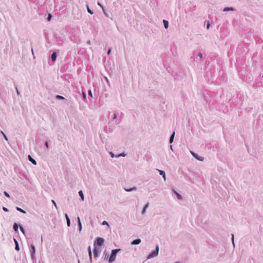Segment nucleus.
Masks as SVG:
<instances>
[{
    "label": "nucleus",
    "mask_w": 263,
    "mask_h": 263,
    "mask_svg": "<svg viewBox=\"0 0 263 263\" xmlns=\"http://www.w3.org/2000/svg\"><path fill=\"white\" fill-rule=\"evenodd\" d=\"M120 251V249H115L111 252V254L109 258L108 261L112 263L116 259L117 253Z\"/></svg>",
    "instance_id": "1"
},
{
    "label": "nucleus",
    "mask_w": 263,
    "mask_h": 263,
    "mask_svg": "<svg viewBox=\"0 0 263 263\" xmlns=\"http://www.w3.org/2000/svg\"><path fill=\"white\" fill-rule=\"evenodd\" d=\"M159 252V247L157 246L156 248V250L152 252L151 253H150L147 257V259H149L151 258L157 256L158 255Z\"/></svg>",
    "instance_id": "2"
},
{
    "label": "nucleus",
    "mask_w": 263,
    "mask_h": 263,
    "mask_svg": "<svg viewBox=\"0 0 263 263\" xmlns=\"http://www.w3.org/2000/svg\"><path fill=\"white\" fill-rule=\"evenodd\" d=\"M104 240L103 238H101V237H98L97 240H96V242L95 243V246H96V243H97V245L99 246H102L104 243Z\"/></svg>",
    "instance_id": "3"
},
{
    "label": "nucleus",
    "mask_w": 263,
    "mask_h": 263,
    "mask_svg": "<svg viewBox=\"0 0 263 263\" xmlns=\"http://www.w3.org/2000/svg\"><path fill=\"white\" fill-rule=\"evenodd\" d=\"M31 249L30 250V252H31V256H32V257H33L34 256V254H35V247L33 245H31Z\"/></svg>",
    "instance_id": "4"
},
{
    "label": "nucleus",
    "mask_w": 263,
    "mask_h": 263,
    "mask_svg": "<svg viewBox=\"0 0 263 263\" xmlns=\"http://www.w3.org/2000/svg\"><path fill=\"white\" fill-rule=\"evenodd\" d=\"M140 242H141V239H137L134 240L132 242V245H138V244H139Z\"/></svg>",
    "instance_id": "5"
},
{
    "label": "nucleus",
    "mask_w": 263,
    "mask_h": 263,
    "mask_svg": "<svg viewBox=\"0 0 263 263\" xmlns=\"http://www.w3.org/2000/svg\"><path fill=\"white\" fill-rule=\"evenodd\" d=\"M57 59V53L55 52H53L51 55V60L52 61H55Z\"/></svg>",
    "instance_id": "6"
},
{
    "label": "nucleus",
    "mask_w": 263,
    "mask_h": 263,
    "mask_svg": "<svg viewBox=\"0 0 263 263\" xmlns=\"http://www.w3.org/2000/svg\"><path fill=\"white\" fill-rule=\"evenodd\" d=\"M28 159L29 160L31 161L33 164H36V162L33 158H32V157L30 155L28 156Z\"/></svg>",
    "instance_id": "7"
},
{
    "label": "nucleus",
    "mask_w": 263,
    "mask_h": 263,
    "mask_svg": "<svg viewBox=\"0 0 263 263\" xmlns=\"http://www.w3.org/2000/svg\"><path fill=\"white\" fill-rule=\"evenodd\" d=\"M65 217H66V220H67V226L68 227L70 226V219L68 217V215L67 214H65Z\"/></svg>",
    "instance_id": "8"
},
{
    "label": "nucleus",
    "mask_w": 263,
    "mask_h": 263,
    "mask_svg": "<svg viewBox=\"0 0 263 263\" xmlns=\"http://www.w3.org/2000/svg\"><path fill=\"white\" fill-rule=\"evenodd\" d=\"M88 253H89V258H90V259H91L92 252H91L90 246H89V247H88Z\"/></svg>",
    "instance_id": "9"
},
{
    "label": "nucleus",
    "mask_w": 263,
    "mask_h": 263,
    "mask_svg": "<svg viewBox=\"0 0 263 263\" xmlns=\"http://www.w3.org/2000/svg\"><path fill=\"white\" fill-rule=\"evenodd\" d=\"M79 194L80 196L81 197L82 200L83 201L84 200V195H83L82 191H79Z\"/></svg>",
    "instance_id": "10"
},
{
    "label": "nucleus",
    "mask_w": 263,
    "mask_h": 263,
    "mask_svg": "<svg viewBox=\"0 0 263 263\" xmlns=\"http://www.w3.org/2000/svg\"><path fill=\"white\" fill-rule=\"evenodd\" d=\"M163 23H164V27L166 29H167L168 27V21H166V20H163Z\"/></svg>",
    "instance_id": "11"
},
{
    "label": "nucleus",
    "mask_w": 263,
    "mask_h": 263,
    "mask_svg": "<svg viewBox=\"0 0 263 263\" xmlns=\"http://www.w3.org/2000/svg\"><path fill=\"white\" fill-rule=\"evenodd\" d=\"M78 222H79V231H81L82 230V224L81 223L80 219L79 217L78 218Z\"/></svg>",
    "instance_id": "12"
},
{
    "label": "nucleus",
    "mask_w": 263,
    "mask_h": 263,
    "mask_svg": "<svg viewBox=\"0 0 263 263\" xmlns=\"http://www.w3.org/2000/svg\"><path fill=\"white\" fill-rule=\"evenodd\" d=\"M174 136H175V132H174L173 133V134L172 135V136H171L170 137V142L171 143L173 142V140H174Z\"/></svg>",
    "instance_id": "13"
},
{
    "label": "nucleus",
    "mask_w": 263,
    "mask_h": 263,
    "mask_svg": "<svg viewBox=\"0 0 263 263\" xmlns=\"http://www.w3.org/2000/svg\"><path fill=\"white\" fill-rule=\"evenodd\" d=\"M148 206V204H146L145 206H144V208L142 212V214H144L145 213V211H146V208H147Z\"/></svg>",
    "instance_id": "14"
},
{
    "label": "nucleus",
    "mask_w": 263,
    "mask_h": 263,
    "mask_svg": "<svg viewBox=\"0 0 263 263\" xmlns=\"http://www.w3.org/2000/svg\"><path fill=\"white\" fill-rule=\"evenodd\" d=\"M15 248L17 251H18L20 250L19 247H18V244L16 240H15Z\"/></svg>",
    "instance_id": "15"
},
{
    "label": "nucleus",
    "mask_w": 263,
    "mask_h": 263,
    "mask_svg": "<svg viewBox=\"0 0 263 263\" xmlns=\"http://www.w3.org/2000/svg\"><path fill=\"white\" fill-rule=\"evenodd\" d=\"M13 229L15 231H17L18 230V225L16 223H14L13 225Z\"/></svg>",
    "instance_id": "16"
},
{
    "label": "nucleus",
    "mask_w": 263,
    "mask_h": 263,
    "mask_svg": "<svg viewBox=\"0 0 263 263\" xmlns=\"http://www.w3.org/2000/svg\"><path fill=\"white\" fill-rule=\"evenodd\" d=\"M16 210L23 213H25V211H24L23 209H21L20 208L17 207Z\"/></svg>",
    "instance_id": "17"
},
{
    "label": "nucleus",
    "mask_w": 263,
    "mask_h": 263,
    "mask_svg": "<svg viewBox=\"0 0 263 263\" xmlns=\"http://www.w3.org/2000/svg\"><path fill=\"white\" fill-rule=\"evenodd\" d=\"M136 187H133V188H132V189H125V191H127V192H130V191H134V190H136Z\"/></svg>",
    "instance_id": "18"
},
{
    "label": "nucleus",
    "mask_w": 263,
    "mask_h": 263,
    "mask_svg": "<svg viewBox=\"0 0 263 263\" xmlns=\"http://www.w3.org/2000/svg\"><path fill=\"white\" fill-rule=\"evenodd\" d=\"M93 253H94V255L96 257H97L98 256V252H97V250L96 248V247H95V249H94V251H93Z\"/></svg>",
    "instance_id": "19"
},
{
    "label": "nucleus",
    "mask_w": 263,
    "mask_h": 263,
    "mask_svg": "<svg viewBox=\"0 0 263 263\" xmlns=\"http://www.w3.org/2000/svg\"><path fill=\"white\" fill-rule=\"evenodd\" d=\"M159 172V174L163 176V175L165 174V172L162 170H157Z\"/></svg>",
    "instance_id": "20"
},
{
    "label": "nucleus",
    "mask_w": 263,
    "mask_h": 263,
    "mask_svg": "<svg viewBox=\"0 0 263 263\" xmlns=\"http://www.w3.org/2000/svg\"><path fill=\"white\" fill-rule=\"evenodd\" d=\"M175 193H176L178 199H180V200L182 199V197L180 194H179L178 193H177L176 192H175Z\"/></svg>",
    "instance_id": "21"
},
{
    "label": "nucleus",
    "mask_w": 263,
    "mask_h": 263,
    "mask_svg": "<svg viewBox=\"0 0 263 263\" xmlns=\"http://www.w3.org/2000/svg\"><path fill=\"white\" fill-rule=\"evenodd\" d=\"M229 10H233V8H225L224 9H223V11H229Z\"/></svg>",
    "instance_id": "22"
},
{
    "label": "nucleus",
    "mask_w": 263,
    "mask_h": 263,
    "mask_svg": "<svg viewBox=\"0 0 263 263\" xmlns=\"http://www.w3.org/2000/svg\"><path fill=\"white\" fill-rule=\"evenodd\" d=\"M57 98L60 99H64V98L61 96L57 95Z\"/></svg>",
    "instance_id": "23"
},
{
    "label": "nucleus",
    "mask_w": 263,
    "mask_h": 263,
    "mask_svg": "<svg viewBox=\"0 0 263 263\" xmlns=\"http://www.w3.org/2000/svg\"><path fill=\"white\" fill-rule=\"evenodd\" d=\"M210 26V22L208 21L206 24V28L208 29Z\"/></svg>",
    "instance_id": "24"
},
{
    "label": "nucleus",
    "mask_w": 263,
    "mask_h": 263,
    "mask_svg": "<svg viewBox=\"0 0 263 263\" xmlns=\"http://www.w3.org/2000/svg\"><path fill=\"white\" fill-rule=\"evenodd\" d=\"M4 194L7 197H10V195H9V194L6 192H4Z\"/></svg>",
    "instance_id": "25"
},
{
    "label": "nucleus",
    "mask_w": 263,
    "mask_h": 263,
    "mask_svg": "<svg viewBox=\"0 0 263 263\" xmlns=\"http://www.w3.org/2000/svg\"><path fill=\"white\" fill-rule=\"evenodd\" d=\"M52 202L54 204V205L55 207L56 208H57V204H56L55 202L54 201V200H52Z\"/></svg>",
    "instance_id": "26"
},
{
    "label": "nucleus",
    "mask_w": 263,
    "mask_h": 263,
    "mask_svg": "<svg viewBox=\"0 0 263 263\" xmlns=\"http://www.w3.org/2000/svg\"><path fill=\"white\" fill-rule=\"evenodd\" d=\"M102 224H103V225L106 224V225L108 226V223H107L106 221H104L103 222V223H102Z\"/></svg>",
    "instance_id": "27"
},
{
    "label": "nucleus",
    "mask_w": 263,
    "mask_h": 263,
    "mask_svg": "<svg viewBox=\"0 0 263 263\" xmlns=\"http://www.w3.org/2000/svg\"><path fill=\"white\" fill-rule=\"evenodd\" d=\"M88 94H89V95L91 97H92V92H91V91L90 90L88 91Z\"/></svg>",
    "instance_id": "28"
},
{
    "label": "nucleus",
    "mask_w": 263,
    "mask_h": 263,
    "mask_svg": "<svg viewBox=\"0 0 263 263\" xmlns=\"http://www.w3.org/2000/svg\"><path fill=\"white\" fill-rule=\"evenodd\" d=\"M3 209L5 212H8V210L6 208H5V207H3Z\"/></svg>",
    "instance_id": "29"
},
{
    "label": "nucleus",
    "mask_w": 263,
    "mask_h": 263,
    "mask_svg": "<svg viewBox=\"0 0 263 263\" xmlns=\"http://www.w3.org/2000/svg\"><path fill=\"white\" fill-rule=\"evenodd\" d=\"M83 97L84 99H85L86 97V96L84 92H83Z\"/></svg>",
    "instance_id": "30"
},
{
    "label": "nucleus",
    "mask_w": 263,
    "mask_h": 263,
    "mask_svg": "<svg viewBox=\"0 0 263 263\" xmlns=\"http://www.w3.org/2000/svg\"><path fill=\"white\" fill-rule=\"evenodd\" d=\"M232 240L233 243H234V235H233V234H232Z\"/></svg>",
    "instance_id": "31"
},
{
    "label": "nucleus",
    "mask_w": 263,
    "mask_h": 263,
    "mask_svg": "<svg viewBox=\"0 0 263 263\" xmlns=\"http://www.w3.org/2000/svg\"><path fill=\"white\" fill-rule=\"evenodd\" d=\"M192 154L193 155V156H194V157H196V158H197V156L195 154H194V153L193 152H191Z\"/></svg>",
    "instance_id": "32"
},
{
    "label": "nucleus",
    "mask_w": 263,
    "mask_h": 263,
    "mask_svg": "<svg viewBox=\"0 0 263 263\" xmlns=\"http://www.w3.org/2000/svg\"><path fill=\"white\" fill-rule=\"evenodd\" d=\"M198 56L199 57V58H200V59H201V58H202V54H201V53L199 54H198Z\"/></svg>",
    "instance_id": "33"
},
{
    "label": "nucleus",
    "mask_w": 263,
    "mask_h": 263,
    "mask_svg": "<svg viewBox=\"0 0 263 263\" xmlns=\"http://www.w3.org/2000/svg\"><path fill=\"white\" fill-rule=\"evenodd\" d=\"M117 118V115L116 114H114V119H115Z\"/></svg>",
    "instance_id": "34"
},
{
    "label": "nucleus",
    "mask_w": 263,
    "mask_h": 263,
    "mask_svg": "<svg viewBox=\"0 0 263 263\" xmlns=\"http://www.w3.org/2000/svg\"><path fill=\"white\" fill-rule=\"evenodd\" d=\"M88 12H89L91 14H92V13L91 11L89 9H88Z\"/></svg>",
    "instance_id": "35"
},
{
    "label": "nucleus",
    "mask_w": 263,
    "mask_h": 263,
    "mask_svg": "<svg viewBox=\"0 0 263 263\" xmlns=\"http://www.w3.org/2000/svg\"><path fill=\"white\" fill-rule=\"evenodd\" d=\"M45 145H46L47 147H48V142H46Z\"/></svg>",
    "instance_id": "36"
},
{
    "label": "nucleus",
    "mask_w": 263,
    "mask_h": 263,
    "mask_svg": "<svg viewBox=\"0 0 263 263\" xmlns=\"http://www.w3.org/2000/svg\"><path fill=\"white\" fill-rule=\"evenodd\" d=\"M163 179H164V180H166V178H165V174H164V175H163Z\"/></svg>",
    "instance_id": "37"
},
{
    "label": "nucleus",
    "mask_w": 263,
    "mask_h": 263,
    "mask_svg": "<svg viewBox=\"0 0 263 263\" xmlns=\"http://www.w3.org/2000/svg\"><path fill=\"white\" fill-rule=\"evenodd\" d=\"M2 134L4 135V137H5V138L6 140H7V137H6V135L4 134V133L3 132H2Z\"/></svg>",
    "instance_id": "38"
},
{
    "label": "nucleus",
    "mask_w": 263,
    "mask_h": 263,
    "mask_svg": "<svg viewBox=\"0 0 263 263\" xmlns=\"http://www.w3.org/2000/svg\"><path fill=\"white\" fill-rule=\"evenodd\" d=\"M21 230L22 232L24 233V229H23V228L22 227H21Z\"/></svg>",
    "instance_id": "39"
},
{
    "label": "nucleus",
    "mask_w": 263,
    "mask_h": 263,
    "mask_svg": "<svg viewBox=\"0 0 263 263\" xmlns=\"http://www.w3.org/2000/svg\"><path fill=\"white\" fill-rule=\"evenodd\" d=\"M110 51H111V50H110V49H109V50L108 51V52H107L108 54H110Z\"/></svg>",
    "instance_id": "40"
},
{
    "label": "nucleus",
    "mask_w": 263,
    "mask_h": 263,
    "mask_svg": "<svg viewBox=\"0 0 263 263\" xmlns=\"http://www.w3.org/2000/svg\"><path fill=\"white\" fill-rule=\"evenodd\" d=\"M104 79H105V80H106L107 82H108V80L107 78L106 77H104Z\"/></svg>",
    "instance_id": "41"
},
{
    "label": "nucleus",
    "mask_w": 263,
    "mask_h": 263,
    "mask_svg": "<svg viewBox=\"0 0 263 263\" xmlns=\"http://www.w3.org/2000/svg\"><path fill=\"white\" fill-rule=\"evenodd\" d=\"M48 18V21H50L51 20V17H47Z\"/></svg>",
    "instance_id": "42"
},
{
    "label": "nucleus",
    "mask_w": 263,
    "mask_h": 263,
    "mask_svg": "<svg viewBox=\"0 0 263 263\" xmlns=\"http://www.w3.org/2000/svg\"><path fill=\"white\" fill-rule=\"evenodd\" d=\"M110 155L112 157H114V154L112 153H110Z\"/></svg>",
    "instance_id": "43"
},
{
    "label": "nucleus",
    "mask_w": 263,
    "mask_h": 263,
    "mask_svg": "<svg viewBox=\"0 0 263 263\" xmlns=\"http://www.w3.org/2000/svg\"><path fill=\"white\" fill-rule=\"evenodd\" d=\"M197 159H198V160H203V159H200V158H197Z\"/></svg>",
    "instance_id": "44"
},
{
    "label": "nucleus",
    "mask_w": 263,
    "mask_h": 263,
    "mask_svg": "<svg viewBox=\"0 0 263 263\" xmlns=\"http://www.w3.org/2000/svg\"><path fill=\"white\" fill-rule=\"evenodd\" d=\"M48 16L50 17V16H51V15L50 14H48Z\"/></svg>",
    "instance_id": "45"
},
{
    "label": "nucleus",
    "mask_w": 263,
    "mask_h": 263,
    "mask_svg": "<svg viewBox=\"0 0 263 263\" xmlns=\"http://www.w3.org/2000/svg\"><path fill=\"white\" fill-rule=\"evenodd\" d=\"M120 156H124H124H125V155H124V154H121V155H120Z\"/></svg>",
    "instance_id": "46"
}]
</instances>
